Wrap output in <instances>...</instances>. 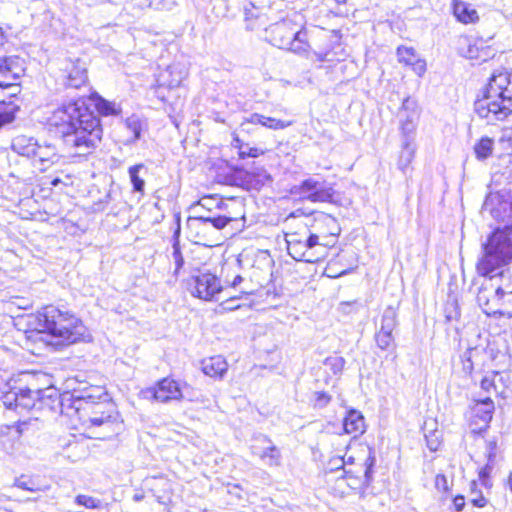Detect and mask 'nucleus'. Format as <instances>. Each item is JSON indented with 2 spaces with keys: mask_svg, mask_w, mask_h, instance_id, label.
Here are the masks:
<instances>
[{
  "mask_svg": "<svg viewBox=\"0 0 512 512\" xmlns=\"http://www.w3.org/2000/svg\"><path fill=\"white\" fill-rule=\"evenodd\" d=\"M204 220L209 224V227L211 228V232L214 235V237L217 236L218 231L225 228L229 223L236 222L239 219L237 217H230V216H205Z\"/></svg>",
  "mask_w": 512,
  "mask_h": 512,
  "instance_id": "c85d7f7f",
  "label": "nucleus"
},
{
  "mask_svg": "<svg viewBox=\"0 0 512 512\" xmlns=\"http://www.w3.org/2000/svg\"><path fill=\"white\" fill-rule=\"evenodd\" d=\"M375 338L378 347L382 350L390 348L394 343V337L390 331L379 330L376 333Z\"/></svg>",
  "mask_w": 512,
  "mask_h": 512,
  "instance_id": "a19ab883",
  "label": "nucleus"
},
{
  "mask_svg": "<svg viewBox=\"0 0 512 512\" xmlns=\"http://www.w3.org/2000/svg\"><path fill=\"white\" fill-rule=\"evenodd\" d=\"M311 239L306 229L302 232L286 233L285 240L289 255L297 261L308 263L319 261L324 253L317 250L318 246Z\"/></svg>",
  "mask_w": 512,
  "mask_h": 512,
  "instance_id": "1a4fd4ad",
  "label": "nucleus"
},
{
  "mask_svg": "<svg viewBox=\"0 0 512 512\" xmlns=\"http://www.w3.org/2000/svg\"><path fill=\"white\" fill-rule=\"evenodd\" d=\"M512 261V224L496 228L484 244L483 256L477 263L480 276L494 278V272Z\"/></svg>",
  "mask_w": 512,
  "mask_h": 512,
  "instance_id": "20e7f679",
  "label": "nucleus"
},
{
  "mask_svg": "<svg viewBox=\"0 0 512 512\" xmlns=\"http://www.w3.org/2000/svg\"><path fill=\"white\" fill-rule=\"evenodd\" d=\"M459 52L462 56L485 62L494 56V50L487 46L482 39L461 37L459 39Z\"/></svg>",
  "mask_w": 512,
  "mask_h": 512,
  "instance_id": "f3484780",
  "label": "nucleus"
},
{
  "mask_svg": "<svg viewBox=\"0 0 512 512\" xmlns=\"http://www.w3.org/2000/svg\"><path fill=\"white\" fill-rule=\"evenodd\" d=\"M483 211L497 221L512 224V193L507 190L491 192L484 201Z\"/></svg>",
  "mask_w": 512,
  "mask_h": 512,
  "instance_id": "9b49d317",
  "label": "nucleus"
},
{
  "mask_svg": "<svg viewBox=\"0 0 512 512\" xmlns=\"http://www.w3.org/2000/svg\"><path fill=\"white\" fill-rule=\"evenodd\" d=\"M411 102L409 99H405L404 102H403V109L402 111L400 112V118H401V122L402 121H413V123H415V120L417 118V113L416 112H413L412 114H407L406 116L404 115V113L407 111V109L409 108Z\"/></svg>",
  "mask_w": 512,
  "mask_h": 512,
  "instance_id": "864d4df0",
  "label": "nucleus"
},
{
  "mask_svg": "<svg viewBox=\"0 0 512 512\" xmlns=\"http://www.w3.org/2000/svg\"><path fill=\"white\" fill-rule=\"evenodd\" d=\"M350 303H341L342 309L345 310L346 307H349Z\"/></svg>",
  "mask_w": 512,
  "mask_h": 512,
  "instance_id": "338daca9",
  "label": "nucleus"
},
{
  "mask_svg": "<svg viewBox=\"0 0 512 512\" xmlns=\"http://www.w3.org/2000/svg\"><path fill=\"white\" fill-rule=\"evenodd\" d=\"M149 6L157 10H172L176 6L175 0H149Z\"/></svg>",
  "mask_w": 512,
  "mask_h": 512,
  "instance_id": "de8ad7c7",
  "label": "nucleus"
},
{
  "mask_svg": "<svg viewBox=\"0 0 512 512\" xmlns=\"http://www.w3.org/2000/svg\"><path fill=\"white\" fill-rule=\"evenodd\" d=\"M265 121V116L264 115H261V114H253L251 115V119H250V122L253 123V124H260L263 126V122Z\"/></svg>",
  "mask_w": 512,
  "mask_h": 512,
  "instance_id": "13d9d810",
  "label": "nucleus"
},
{
  "mask_svg": "<svg viewBox=\"0 0 512 512\" xmlns=\"http://www.w3.org/2000/svg\"><path fill=\"white\" fill-rule=\"evenodd\" d=\"M74 399V405L76 410H86L91 404H94L96 399L100 400L102 397H106L103 387L85 385L83 387L74 388L71 394Z\"/></svg>",
  "mask_w": 512,
  "mask_h": 512,
  "instance_id": "aec40b11",
  "label": "nucleus"
},
{
  "mask_svg": "<svg viewBox=\"0 0 512 512\" xmlns=\"http://www.w3.org/2000/svg\"><path fill=\"white\" fill-rule=\"evenodd\" d=\"M116 415L106 414L97 417H87L83 420V426L90 438L105 439L115 433Z\"/></svg>",
  "mask_w": 512,
  "mask_h": 512,
  "instance_id": "a211bd4d",
  "label": "nucleus"
},
{
  "mask_svg": "<svg viewBox=\"0 0 512 512\" xmlns=\"http://www.w3.org/2000/svg\"><path fill=\"white\" fill-rule=\"evenodd\" d=\"M5 430H7V431L13 430L17 437H19L20 434H21V429L19 427H9V426H7V427H5ZM1 433L2 434L4 433V428L1 429Z\"/></svg>",
  "mask_w": 512,
  "mask_h": 512,
  "instance_id": "bf43d9fd",
  "label": "nucleus"
},
{
  "mask_svg": "<svg viewBox=\"0 0 512 512\" xmlns=\"http://www.w3.org/2000/svg\"><path fill=\"white\" fill-rule=\"evenodd\" d=\"M187 229L194 243L207 247L217 244L216 241L218 239L212 234L209 224L204 220V215L189 216L187 219Z\"/></svg>",
  "mask_w": 512,
  "mask_h": 512,
  "instance_id": "dca6fc26",
  "label": "nucleus"
},
{
  "mask_svg": "<svg viewBox=\"0 0 512 512\" xmlns=\"http://www.w3.org/2000/svg\"><path fill=\"white\" fill-rule=\"evenodd\" d=\"M331 401V396L326 392L317 391L314 393V406L317 408L326 407Z\"/></svg>",
  "mask_w": 512,
  "mask_h": 512,
  "instance_id": "09e8293b",
  "label": "nucleus"
},
{
  "mask_svg": "<svg viewBox=\"0 0 512 512\" xmlns=\"http://www.w3.org/2000/svg\"><path fill=\"white\" fill-rule=\"evenodd\" d=\"M59 77L65 87L79 89L88 81L87 63L80 58H65Z\"/></svg>",
  "mask_w": 512,
  "mask_h": 512,
  "instance_id": "ddd939ff",
  "label": "nucleus"
},
{
  "mask_svg": "<svg viewBox=\"0 0 512 512\" xmlns=\"http://www.w3.org/2000/svg\"><path fill=\"white\" fill-rule=\"evenodd\" d=\"M291 194L311 202H334L335 190L332 184L320 178L309 177L294 185Z\"/></svg>",
  "mask_w": 512,
  "mask_h": 512,
  "instance_id": "9d476101",
  "label": "nucleus"
},
{
  "mask_svg": "<svg viewBox=\"0 0 512 512\" xmlns=\"http://www.w3.org/2000/svg\"><path fill=\"white\" fill-rule=\"evenodd\" d=\"M397 56L399 62L411 66L418 76L425 73L426 63L418 57L413 48L399 47L397 49Z\"/></svg>",
  "mask_w": 512,
  "mask_h": 512,
  "instance_id": "b1692460",
  "label": "nucleus"
},
{
  "mask_svg": "<svg viewBox=\"0 0 512 512\" xmlns=\"http://www.w3.org/2000/svg\"><path fill=\"white\" fill-rule=\"evenodd\" d=\"M317 58H318V60H319V61H321V62L326 61V60H329V59L327 58V55H326V54H325V55L317 54Z\"/></svg>",
  "mask_w": 512,
  "mask_h": 512,
  "instance_id": "0e129e2a",
  "label": "nucleus"
},
{
  "mask_svg": "<svg viewBox=\"0 0 512 512\" xmlns=\"http://www.w3.org/2000/svg\"><path fill=\"white\" fill-rule=\"evenodd\" d=\"M494 447H491L489 454H488V462L487 464L480 469L478 477L481 485L487 489H490L492 487V482L490 480V473L492 471V462L493 458L495 457L494 453Z\"/></svg>",
  "mask_w": 512,
  "mask_h": 512,
  "instance_id": "72a5a7b5",
  "label": "nucleus"
},
{
  "mask_svg": "<svg viewBox=\"0 0 512 512\" xmlns=\"http://www.w3.org/2000/svg\"><path fill=\"white\" fill-rule=\"evenodd\" d=\"M474 111L487 124L504 121L512 115V73L495 72L489 78L483 96L474 103Z\"/></svg>",
  "mask_w": 512,
  "mask_h": 512,
  "instance_id": "f03ea898",
  "label": "nucleus"
},
{
  "mask_svg": "<svg viewBox=\"0 0 512 512\" xmlns=\"http://www.w3.org/2000/svg\"><path fill=\"white\" fill-rule=\"evenodd\" d=\"M266 37L272 45L297 54L306 52L309 47L306 31L288 19L270 25Z\"/></svg>",
  "mask_w": 512,
  "mask_h": 512,
  "instance_id": "39448f33",
  "label": "nucleus"
},
{
  "mask_svg": "<svg viewBox=\"0 0 512 512\" xmlns=\"http://www.w3.org/2000/svg\"><path fill=\"white\" fill-rule=\"evenodd\" d=\"M49 390H32L31 388L12 385L11 382H8L1 392L0 400L6 408L22 413L34 408H41L42 399L46 396L51 397V394H46Z\"/></svg>",
  "mask_w": 512,
  "mask_h": 512,
  "instance_id": "0eeeda50",
  "label": "nucleus"
},
{
  "mask_svg": "<svg viewBox=\"0 0 512 512\" xmlns=\"http://www.w3.org/2000/svg\"><path fill=\"white\" fill-rule=\"evenodd\" d=\"M343 428L345 433L353 434L354 438L363 434L365 431V421L363 415L356 410L348 411L343 420Z\"/></svg>",
  "mask_w": 512,
  "mask_h": 512,
  "instance_id": "a878e982",
  "label": "nucleus"
},
{
  "mask_svg": "<svg viewBox=\"0 0 512 512\" xmlns=\"http://www.w3.org/2000/svg\"><path fill=\"white\" fill-rule=\"evenodd\" d=\"M435 486L440 491H447L448 490V481L445 475L438 474L435 478Z\"/></svg>",
  "mask_w": 512,
  "mask_h": 512,
  "instance_id": "5fc2aeb1",
  "label": "nucleus"
},
{
  "mask_svg": "<svg viewBox=\"0 0 512 512\" xmlns=\"http://www.w3.org/2000/svg\"><path fill=\"white\" fill-rule=\"evenodd\" d=\"M471 503L475 507L482 508L487 504V500L485 499V497L483 495L479 494V495H476L475 497L471 498Z\"/></svg>",
  "mask_w": 512,
  "mask_h": 512,
  "instance_id": "6e6d98bb",
  "label": "nucleus"
},
{
  "mask_svg": "<svg viewBox=\"0 0 512 512\" xmlns=\"http://www.w3.org/2000/svg\"><path fill=\"white\" fill-rule=\"evenodd\" d=\"M232 145H233L234 147H236V148H238V149H239V146H245L246 144H243V143L241 142V140L236 136V137H234V139H233V143H232Z\"/></svg>",
  "mask_w": 512,
  "mask_h": 512,
  "instance_id": "680f3d73",
  "label": "nucleus"
},
{
  "mask_svg": "<svg viewBox=\"0 0 512 512\" xmlns=\"http://www.w3.org/2000/svg\"><path fill=\"white\" fill-rule=\"evenodd\" d=\"M176 225L177 226H176V229H175L174 234H173L172 259H173L174 264H175V273H178V271L184 265V258H183V255L181 253V250H180V242H179L180 231H181L180 217L179 216H177V218H176Z\"/></svg>",
  "mask_w": 512,
  "mask_h": 512,
  "instance_id": "cd10ccee",
  "label": "nucleus"
},
{
  "mask_svg": "<svg viewBox=\"0 0 512 512\" xmlns=\"http://www.w3.org/2000/svg\"><path fill=\"white\" fill-rule=\"evenodd\" d=\"M38 333H46L57 344H73L85 337L86 327L74 314L53 305L46 306L35 316Z\"/></svg>",
  "mask_w": 512,
  "mask_h": 512,
  "instance_id": "7ed1b4c3",
  "label": "nucleus"
},
{
  "mask_svg": "<svg viewBox=\"0 0 512 512\" xmlns=\"http://www.w3.org/2000/svg\"><path fill=\"white\" fill-rule=\"evenodd\" d=\"M4 45L5 37L0 27V85L13 86L24 74V61L18 56L7 57Z\"/></svg>",
  "mask_w": 512,
  "mask_h": 512,
  "instance_id": "f8f14e48",
  "label": "nucleus"
},
{
  "mask_svg": "<svg viewBox=\"0 0 512 512\" xmlns=\"http://www.w3.org/2000/svg\"><path fill=\"white\" fill-rule=\"evenodd\" d=\"M305 229L311 236L318 248L325 253V248L330 245L331 237L340 233L337 220L329 214L320 212L314 215L313 219L306 217Z\"/></svg>",
  "mask_w": 512,
  "mask_h": 512,
  "instance_id": "6e6552de",
  "label": "nucleus"
},
{
  "mask_svg": "<svg viewBox=\"0 0 512 512\" xmlns=\"http://www.w3.org/2000/svg\"><path fill=\"white\" fill-rule=\"evenodd\" d=\"M49 125L74 155L86 156L101 143L100 120L83 102H69L53 111Z\"/></svg>",
  "mask_w": 512,
  "mask_h": 512,
  "instance_id": "f257e3e1",
  "label": "nucleus"
},
{
  "mask_svg": "<svg viewBox=\"0 0 512 512\" xmlns=\"http://www.w3.org/2000/svg\"><path fill=\"white\" fill-rule=\"evenodd\" d=\"M239 157L244 159L246 157L256 158L263 154V151L257 147H249L248 145L239 146Z\"/></svg>",
  "mask_w": 512,
  "mask_h": 512,
  "instance_id": "a18cd8bd",
  "label": "nucleus"
},
{
  "mask_svg": "<svg viewBox=\"0 0 512 512\" xmlns=\"http://www.w3.org/2000/svg\"><path fill=\"white\" fill-rule=\"evenodd\" d=\"M426 442H427V447L430 451H437L440 446H441V442L439 440V437L436 435V432H434L433 434L431 435H426Z\"/></svg>",
  "mask_w": 512,
  "mask_h": 512,
  "instance_id": "603ef678",
  "label": "nucleus"
},
{
  "mask_svg": "<svg viewBox=\"0 0 512 512\" xmlns=\"http://www.w3.org/2000/svg\"><path fill=\"white\" fill-rule=\"evenodd\" d=\"M507 304L502 293L497 291V286L488 280V283H483L477 293V302L483 312L487 315L498 313V306L500 302Z\"/></svg>",
  "mask_w": 512,
  "mask_h": 512,
  "instance_id": "6ab92c4d",
  "label": "nucleus"
},
{
  "mask_svg": "<svg viewBox=\"0 0 512 512\" xmlns=\"http://www.w3.org/2000/svg\"><path fill=\"white\" fill-rule=\"evenodd\" d=\"M92 405L91 414L88 417L100 418L101 415L112 414L116 415L114 406L106 401L95 402Z\"/></svg>",
  "mask_w": 512,
  "mask_h": 512,
  "instance_id": "e433bc0d",
  "label": "nucleus"
},
{
  "mask_svg": "<svg viewBox=\"0 0 512 512\" xmlns=\"http://www.w3.org/2000/svg\"><path fill=\"white\" fill-rule=\"evenodd\" d=\"M187 76V70L181 64H172L161 74V80L163 85H167L169 88H176L180 86L182 81Z\"/></svg>",
  "mask_w": 512,
  "mask_h": 512,
  "instance_id": "393cba45",
  "label": "nucleus"
},
{
  "mask_svg": "<svg viewBox=\"0 0 512 512\" xmlns=\"http://www.w3.org/2000/svg\"><path fill=\"white\" fill-rule=\"evenodd\" d=\"M415 154V147L414 145L407 139L403 140L402 143V151L399 156L398 160V167L401 171L404 173L408 169L409 165L411 164Z\"/></svg>",
  "mask_w": 512,
  "mask_h": 512,
  "instance_id": "7c9ffc66",
  "label": "nucleus"
},
{
  "mask_svg": "<svg viewBox=\"0 0 512 512\" xmlns=\"http://www.w3.org/2000/svg\"><path fill=\"white\" fill-rule=\"evenodd\" d=\"M401 130L405 136L404 140L408 139L412 143L411 135L413 134V132L415 130V123H413V121H402Z\"/></svg>",
  "mask_w": 512,
  "mask_h": 512,
  "instance_id": "8fccbe9b",
  "label": "nucleus"
},
{
  "mask_svg": "<svg viewBox=\"0 0 512 512\" xmlns=\"http://www.w3.org/2000/svg\"><path fill=\"white\" fill-rule=\"evenodd\" d=\"M494 149V140L490 137H482L475 145L474 152L478 160H485L489 158Z\"/></svg>",
  "mask_w": 512,
  "mask_h": 512,
  "instance_id": "2f4dec72",
  "label": "nucleus"
},
{
  "mask_svg": "<svg viewBox=\"0 0 512 512\" xmlns=\"http://www.w3.org/2000/svg\"><path fill=\"white\" fill-rule=\"evenodd\" d=\"M291 124H292L291 121H283V120L275 119L272 117H266V116H265V121L263 122L264 127H267V128L273 129V130L284 129L286 127H289Z\"/></svg>",
  "mask_w": 512,
  "mask_h": 512,
  "instance_id": "c03bdc74",
  "label": "nucleus"
},
{
  "mask_svg": "<svg viewBox=\"0 0 512 512\" xmlns=\"http://www.w3.org/2000/svg\"><path fill=\"white\" fill-rule=\"evenodd\" d=\"M474 410L476 412V415L479 416L481 420L487 424L492 419L494 411V402L490 397H486L482 400L477 401Z\"/></svg>",
  "mask_w": 512,
  "mask_h": 512,
  "instance_id": "c756f323",
  "label": "nucleus"
},
{
  "mask_svg": "<svg viewBox=\"0 0 512 512\" xmlns=\"http://www.w3.org/2000/svg\"><path fill=\"white\" fill-rule=\"evenodd\" d=\"M142 393L144 398L154 399L161 403L181 400L183 398L179 383L171 378L160 380L155 387L148 388Z\"/></svg>",
  "mask_w": 512,
  "mask_h": 512,
  "instance_id": "4468645a",
  "label": "nucleus"
},
{
  "mask_svg": "<svg viewBox=\"0 0 512 512\" xmlns=\"http://www.w3.org/2000/svg\"><path fill=\"white\" fill-rule=\"evenodd\" d=\"M11 148L19 155L31 158L42 171L47 170L59 160V154L54 145L46 142L41 144L30 136H16L12 140Z\"/></svg>",
  "mask_w": 512,
  "mask_h": 512,
  "instance_id": "423d86ee",
  "label": "nucleus"
},
{
  "mask_svg": "<svg viewBox=\"0 0 512 512\" xmlns=\"http://www.w3.org/2000/svg\"><path fill=\"white\" fill-rule=\"evenodd\" d=\"M95 108L103 116L118 115L120 113V109L114 102L107 101L102 97L96 99Z\"/></svg>",
  "mask_w": 512,
  "mask_h": 512,
  "instance_id": "f704fd0d",
  "label": "nucleus"
},
{
  "mask_svg": "<svg viewBox=\"0 0 512 512\" xmlns=\"http://www.w3.org/2000/svg\"><path fill=\"white\" fill-rule=\"evenodd\" d=\"M494 275V278L492 280L489 279V281L499 280V284L496 285L497 291L502 293V297L505 298L507 304H512V268H501L495 271ZM507 313L512 314V311H507Z\"/></svg>",
  "mask_w": 512,
  "mask_h": 512,
  "instance_id": "4be33fe9",
  "label": "nucleus"
},
{
  "mask_svg": "<svg viewBox=\"0 0 512 512\" xmlns=\"http://www.w3.org/2000/svg\"><path fill=\"white\" fill-rule=\"evenodd\" d=\"M453 13L458 21L468 24L478 19L477 11L472 6L461 0H454Z\"/></svg>",
  "mask_w": 512,
  "mask_h": 512,
  "instance_id": "bb28decb",
  "label": "nucleus"
},
{
  "mask_svg": "<svg viewBox=\"0 0 512 512\" xmlns=\"http://www.w3.org/2000/svg\"><path fill=\"white\" fill-rule=\"evenodd\" d=\"M127 129L133 134L132 141H136L141 137V123L138 118L131 117L126 120Z\"/></svg>",
  "mask_w": 512,
  "mask_h": 512,
  "instance_id": "79ce46f5",
  "label": "nucleus"
},
{
  "mask_svg": "<svg viewBox=\"0 0 512 512\" xmlns=\"http://www.w3.org/2000/svg\"><path fill=\"white\" fill-rule=\"evenodd\" d=\"M75 503L82 505L87 509H100L103 507L102 501L100 499L82 494L76 496Z\"/></svg>",
  "mask_w": 512,
  "mask_h": 512,
  "instance_id": "58836bf2",
  "label": "nucleus"
},
{
  "mask_svg": "<svg viewBox=\"0 0 512 512\" xmlns=\"http://www.w3.org/2000/svg\"><path fill=\"white\" fill-rule=\"evenodd\" d=\"M14 485L18 488L27 490V491H41V487L35 485V483L31 479H25L23 476L15 480Z\"/></svg>",
  "mask_w": 512,
  "mask_h": 512,
  "instance_id": "49530a36",
  "label": "nucleus"
},
{
  "mask_svg": "<svg viewBox=\"0 0 512 512\" xmlns=\"http://www.w3.org/2000/svg\"><path fill=\"white\" fill-rule=\"evenodd\" d=\"M508 485H509V487H510V489H511V491H512V473H511V474H510V476H509V479H508Z\"/></svg>",
  "mask_w": 512,
  "mask_h": 512,
  "instance_id": "69168bd1",
  "label": "nucleus"
},
{
  "mask_svg": "<svg viewBox=\"0 0 512 512\" xmlns=\"http://www.w3.org/2000/svg\"><path fill=\"white\" fill-rule=\"evenodd\" d=\"M367 461H370V464H369V466L365 470V476L369 477L370 467L373 465V463L375 461V458L371 456V453L369 454V457H368Z\"/></svg>",
  "mask_w": 512,
  "mask_h": 512,
  "instance_id": "052dcab7",
  "label": "nucleus"
},
{
  "mask_svg": "<svg viewBox=\"0 0 512 512\" xmlns=\"http://www.w3.org/2000/svg\"><path fill=\"white\" fill-rule=\"evenodd\" d=\"M260 444H253L251 452L253 455L258 456L264 464L272 467L279 466L281 463L280 450L272 445L267 437H262L257 440Z\"/></svg>",
  "mask_w": 512,
  "mask_h": 512,
  "instance_id": "412c9836",
  "label": "nucleus"
},
{
  "mask_svg": "<svg viewBox=\"0 0 512 512\" xmlns=\"http://www.w3.org/2000/svg\"><path fill=\"white\" fill-rule=\"evenodd\" d=\"M351 460H352V457H349L348 461H346V463L351 462Z\"/></svg>",
  "mask_w": 512,
  "mask_h": 512,
  "instance_id": "774afa93",
  "label": "nucleus"
},
{
  "mask_svg": "<svg viewBox=\"0 0 512 512\" xmlns=\"http://www.w3.org/2000/svg\"><path fill=\"white\" fill-rule=\"evenodd\" d=\"M192 295L209 301L222 290L220 280L212 273H200L193 277L190 283Z\"/></svg>",
  "mask_w": 512,
  "mask_h": 512,
  "instance_id": "2eb2a0df",
  "label": "nucleus"
},
{
  "mask_svg": "<svg viewBox=\"0 0 512 512\" xmlns=\"http://www.w3.org/2000/svg\"><path fill=\"white\" fill-rule=\"evenodd\" d=\"M499 376L498 373L492 372L489 375H486L480 383V387L483 391L487 393H491L492 391L496 392L495 379Z\"/></svg>",
  "mask_w": 512,
  "mask_h": 512,
  "instance_id": "37998d69",
  "label": "nucleus"
},
{
  "mask_svg": "<svg viewBox=\"0 0 512 512\" xmlns=\"http://www.w3.org/2000/svg\"><path fill=\"white\" fill-rule=\"evenodd\" d=\"M144 168L143 164H137L134 166H131L128 170L129 177L131 180V183L133 185V190L135 192L143 193L145 181L139 177V172L141 169Z\"/></svg>",
  "mask_w": 512,
  "mask_h": 512,
  "instance_id": "c9c22d12",
  "label": "nucleus"
},
{
  "mask_svg": "<svg viewBox=\"0 0 512 512\" xmlns=\"http://www.w3.org/2000/svg\"><path fill=\"white\" fill-rule=\"evenodd\" d=\"M242 280V277L238 275L234 278L232 285L237 286Z\"/></svg>",
  "mask_w": 512,
  "mask_h": 512,
  "instance_id": "e2e57ef3",
  "label": "nucleus"
},
{
  "mask_svg": "<svg viewBox=\"0 0 512 512\" xmlns=\"http://www.w3.org/2000/svg\"><path fill=\"white\" fill-rule=\"evenodd\" d=\"M453 503H454V506H455V510L457 512H460L462 511V509L464 508L465 506V499L463 496H456L454 499H453Z\"/></svg>",
  "mask_w": 512,
  "mask_h": 512,
  "instance_id": "4d7b16f0",
  "label": "nucleus"
},
{
  "mask_svg": "<svg viewBox=\"0 0 512 512\" xmlns=\"http://www.w3.org/2000/svg\"><path fill=\"white\" fill-rule=\"evenodd\" d=\"M345 359L341 356L334 355L326 358L324 364L334 375L340 374L345 366Z\"/></svg>",
  "mask_w": 512,
  "mask_h": 512,
  "instance_id": "ea45409f",
  "label": "nucleus"
},
{
  "mask_svg": "<svg viewBox=\"0 0 512 512\" xmlns=\"http://www.w3.org/2000/svg\"><path fill=\"white\" fill-rule=\"evenodd\" d=\"M396 325H397L396 309L389 306L384 310V312L382 314L379 330L393 332Z\"/></svg>",
  "mask_w": 512,
  "mask_h": 512,
  "instance_id": "473e14b6",
  "label": "nucleus"
},
{
  "mask_svg": "<svg viewBox=\"0 0 512 512\" xmlns=\"http://www.w3.org/2000/svg\"><path fill=\"white\" fill-rule=\"evenodd\" d=\"M18 109L19 108L17 106L12 104H0V128L3 125L12 122L15 119V112Z\"/></svg>",
  "mask_w": 512,
  "mask_h": 512,
  "instance_id": "4c0bfd02",
  "label": "nucleus"
},
{
  "mask_svg": "<svg viewBox=\"0 0 512 512\" xmlns=\"http://www.w3.org/2000/svg\"><path fill=\"white\" fill-rule=\"evenodd\" d=\"M346 464V460L343 457H333L329 460L327 469L330 472L337 471L343 468Z\"/></svg>",
  "mask_w": 512,
  "mask_h": 512,
  "instance_id": "3c124183",
  "label": "nucleus"
},
{
  "mask_svg": "<svg viewBox=\"0 0 512 512\" xmlns=\"http://www.w3.org/2000/svg\"><path fill=\"white\" fill-rule=\"evenodd\" d=\"M201 370L209 377L221 379L228 370V364L222 356L217 355L202 360Z\"/></svg>",
  "mask_w": 512,
  "mask_h": 512,
  "instance_id": "5701e85b",
  "label": "nucleus"
}]
</instances>
